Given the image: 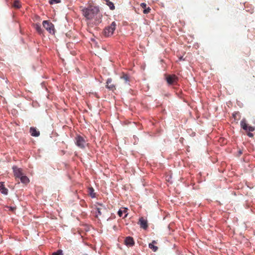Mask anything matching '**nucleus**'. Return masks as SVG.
<instances>
[{
	"label": "nucleus",
	"mask_w": 255,
	"mask_h": 255,
	"mask_svg": "<svg viewBox=\"0 0 255 255\" xmlns=\"http://www.w3.org/2000/svg\"><path fill=\"white\" fill-rule=\"evenodd\" d=\"M83 15L88 20L97 19V15L99 12L98 7L90 5L88 7L84 8L82 10Z\"/></svg>",
	"instance_id": "obj_1"
},
{
	"label": "nucleus",
	"mask_w": 255,
	"mask_h": 255,
	"mask_svg": "<svg viewBox=\"0 0 255 255\" xmlns=\"http://www.w3.org/2000/svg\"><path fill=\"white\" fill-rule=\"evenodd\" d=\"M75 143L77 146L81 149L84 148L87 145L84 138L80 135H77L75 137Z\"/></svg>",
	"instance_id": "obj_2"
},
{
	"label": "nucleus",
	"mask_w": 255,
	"mask_h": 255,
	"mask_svg": "<svg viewBox=\"0 0 255 255\" xmlns=\"http://www.w3.org/2000/svg\"><path fill=\"white\" fill-rule=\"evenodd\" d=\"M116 23L113 21L110 26L106 27L104 30V35L105 36L109 37L111 36L116 29Z\"/></svg>",
	"instance_id": "obj_3"
},
{
	"label": "nucleus",
	"mask_w": 255,
	"mask_h": 255,
	"mask_svg": "<svg viewBox=\"0 0 255 255\" xmlns=\"http://www.w3.org/2000/svg\"><path fill=\"white\" fill-rule=\"evenodd\" d=\"M43 27L51 34L54 33V25L47 20H44L42 22Z\"/></svg>",
	"instance_id": "obj_4"
},
{
	"label": "nucleus",
	"mask_w": 255,
	"mask_h": 255,
	"mask_svg": "<svg viewBox=\"0 0 255 255\" xmlns=\"http://www.w3.org/2000/svg\"><path fill=\"white\" fill-rule=\"evenodd\" d=\"M12 169L14 176L16 178H20L23 175L21 168H19L16 166H13Z\"/></svg>",
	"instance_id": "obj_5"
},
{
	"label": "nucleus",
	"mask_w": 255,
	"mask_h": 255,
	"mask_svg": "<svg viewBox=\"0 0 255 255\" xmlns=\"http://www.w3.org/2000/svg\"><path fill=\"white\" fill-rule=\"evenodd\" d=\"M177 80V77L175 75H168L166 77V81L168 84H173Z\"/></svg>",
	"instance_id": "obj_6"
},
{
	"label": "nucleus",
	"mask_w": 255,
	"mask_h": 255,
	"mask_svg": "<svg viewBox=\"0 0 255 255\" xmlns=\"http://www.w3.org/2000/svg\"><path fill=\"white\" fill-rule=\"evenodd\" d=\"M112 80L111 78L108 79L107 81V85L106 87L112 91L115 90V86L114 85L112 84Z\"/></svg>",
	"instance_id": "obj_7"
},
{
	"label": "nucleus",
	"mask_w": 255,
	"mask_h": 255,
	"mask_svg": "<svg viewBox=\"0 0 255 255\" xmlns=\"http://www.w3.org/2000/svg\"><path fill=\"white\" fill-rule=\"evenodd\" d=\"M139 224L140 227L146 229L147 228V221L144 220L143 218H140L139 220Z\"/></svg>",
	"instance_id": "obj_8"
},
{
	"label": "nucleus",
	"mask_w": 255,
	"mask_h": 255,
	"mask_svg": "<svg viewBox=\"0 0 255 255\" xmlns=\"http://www.w3.org/2000/svg\"><path fill=\"white\" fill-rule=\"evenodd\" d=\"M125 244L128 246L131 247L134 245V242L132 238L128 237L125 240Z\"/></svg>",
	"instance_id": "obj_9"
},
{
	"label": "nucleus",
	"mask_w": 255,
	"mask_h": 255,
	"mask_svg": "<svg viewBox=\"0 0 255 255\" xmlns=\"http://www.w3.org/2000/svg\"><path fill=\"white\" fill-rule=\"evenodd\" d=\"M30 133L32 136L37 137L39 135L40 132L39 131L37 130L36 128L33 127H31L30 128Z\"/></svg>",
	"instance_id": "obj_10"
},
{
	"label": "nucleus",
	"mask_w": 255,
	"mask_h": 255,
	"mask_svg": "<svg viewBox=\"0 0 255 255\" xmlns=\"http://www.w3.org/2000/svg\"><path fill=\"white\" fill-rule=\"evenodd\" d=\"M127 210L128 209L127 208H123V209H120L118 212V215L120 216V217H122L123 216V215L124 213L125 214L124 218H125L128 215V213H127Z\"/></svg>",
	"instance_id": "obj_11"
},
{
	"label": "nucleus",
	"mask_w": 255,
	"mask_h": 255,
	"mask_svg": "<svg viewBox=\"0 0 255 255\" xmlns=\"http://www.w3.org/2000/svg\"><path fill=\"white\" fill-rule=\"evenodd\" d=\"M0 191L4 195H7L8 193V190L4 187L2 182H0Z\"/></svg>",
	"instance_id": "obj_12"
},
{
	"label": "nucleus",
	"mask_w": 255,
	"mask_h": 255,
	"mask_svg": "<svg viewBox=\"0 0 255 255\" xmlns=\"http://www.w3.org/2000/svg\"><path fill=\"white\" fill-rule=\"evenodd\" d=\"M156 244V241H153L151 243H150L148 245L149 248L151 249L154 252H155L158 250V247L154 245Z\"/></svg>",
	"instance_id": "obj_13"
},
{
	"label": "nucleus",
	"mask_w": 255,
	"mask_h": 255,
	"mask_svg": "<svg viewBox=\"0 0 255 255\" xmlns=\"http://www.w3.org/2000/svg\"><path fill=\"white\" fill-rule=\"evenodd\" d=\"M96 210L98 212V214H96V217H98V216L101 215L104 211H105L106 209L104 206L101 205V207L97 208Z\"/></svg>",
	"instance_id": "obj_14"
},
{
	"label": "nucleus",
	"mask_w": 255,
	"mask_h": 255,
	"mask_svg": "<svg viewBox=\"0 0 255 255\" xmlns=\"http://www.w3.org/2000/svg\"><path fill=\"white\" fill-rule=\"evenodd\" d=\"M241 126L244 130H248V126L246 123V121L245 119H243L241 121Z\"/></svg>",
	"instance_id": "obj_15"
},
{
	"label": "nucleus",
	"mask_w": 255,
	"mask_h": 255,
	"mask_svg": "<svg viewBox=\"0 0 255 255\" xmlns=\"http://www.w3.org/2000/svg\"><path fill=\"white\" fill-rule=\"evenodd\" d=\"M34 28H35V29L36 30V31H37V32L41 34L43 33V29L41 28V26L38 23H36L34 24Z\"/></svg>",
	"instance_id": "obj_16"
},
{
	"label": "nucleus",
	"mask_w": 255,
	"mask_h": 255,
	"mask_svg": "<svg viewBox=\"0 0 255 255\" xmlns=\"http://www.w3.org/2000/svg\"><path fill=\"white\" fill-rule=\"evenodd\" d=\"M22 183L27 184L29 182V180L28 177L23 174L19 178Z\"/></svg>",
	"instance_id": "obj_17"
},
{
	"label": "nucleus",
	"mask_w": 255,
	"mask_h": 255,
	"mask_svg": "<svg viewBox=\"0 0 255 255\" xmlns=\"http://www.w3.org/2000/svg\"><path fill=\"white\" fill-rule=\"evenodd\" d=\"M121 79L124 80V83L125 84H128L129 82V77L127 74H124L121 77Z\"/></svg>",
	"instance_id": "obj_18"
},
{
	"label": "nucleus",
	"mask_w": 255,
	"mask_h": 255,
	"mask_svg": "<svg viewBox=\"0 0 255 255\" xmlns=\"http://www.w3.org/2000/svg\"><path fill=\"white\" fill-rule=\"evenodd\" d=\"M89 193L90 195L92 198L95 197V194L94 193V190L93 188H89Z\"/></svg>",
	"instance_id": "obj_19"
},
{
	"label": "nucleus",
	"mask_w": 255,
	"mask_h": 255,
	"mask_svg": "<svg viewBox=\"0 0 255 255\" xmlns=\"http://www.w3.org/2000/svg\"><path fill=\"white\" fill-rule=\"evenodd\" d=\"M106 3L109 6V7L111 9L113 10L115 9L114 4L112 2L109 0L106 2Z\"/></svg>",
	"instance_id": "obj_20"
},
{
	"label": "nucleus",
	"mask_w": 255,
	"mask_h": 255,
	"mask_svg": "<svg viewBox=\"0 0 255 255\" xmlns=\"http://www.w3.org/2000/svg\"><path fill=\"white\" fill-rule=\"evenodd\" d=\"M13 6L16 8H19L20 7L19 1L18 0H15L13 3Z\"/></svg>",
	"instance_id": "obj_21"
},
{
	"label": "nucleus",
	"mask_w": 255,
	"mask_h": 255,
	"mask_svg": "<svg viewBox=\"0 0 255 255\" xmlns=\"http://www.w3.org/2000/svg\"><path fill=\"white\" fill-rule=\"evenodd\" d=\"M52 255H63L62 251L59 250L57 252L53 253Z\"/></svg>",
	"instance_id": "obj_22"
},
{
	"label": "nucleus",
	"mask_w": 255,
	"mask_h": 255,
	"mask_svg": "<svg viewBox=\"0 0 255 255\" xmlns=\"http://www.w3.org/2000/svg\"><path fill=\"white\" fill-rule=\"evenodd\" d=\"M60 1H61V0H49V3L51 4H54V3H60Z\"/></svg>",
	"instance_id": "obj_23"
},
{
	"label": "nucleus",
	"mask_w": 255,
	"mask_h": 255,
	"mask_svg": "<svg viewBox=\"0 0 255 255\" xmlns=\"http://www.w3.org/2000/svg\"><path fill=\"white\" fill-rule=\"evenodd\" d=\"M150 8L149 7H148L147 8H146L143 10V13L145 14L148 13L150 12Z\"/></svg>",
	"instance_id": "obj_24"
},
{
	"label": "nucleus",
	"mask_w": 255,
	"mask_h": 255,
	"mask_svg": "<svg viewBox=\"0 0 255 255\" xmlns=\"http://www.w3.org/2000/svg\"><path fill=\"white\" fill-rule=\"evenodd\" d=\"M248 130L250 131H253L255 130V128L251 126H248Z\"/></svg>",
	"instance_id": "obj_25"
},
{
	"label": "nucleus",
	"mask_w": 255,
	"mask_h": 255,
	"mask_svg": "<svg viewBox=\"0 0 255 255\" xmlns=\"http://www.w3.org/2000/svg\"><path fill=\"white\" fill-rule=\"evenodd\" d=\"M141 6L142 7V8H145L146 7V3H141V4H140Z\"/></svg>",
	"instance_id": "obj_26"
},
{
	"label": "nucleus",
	"mask_w": 255,
	"mask_h": 255,
	"mask_svg": "<svg viewBox=\"0 0 255 255\" xmlns=\"http://www.w3.org/2000/svg\"><path fill=\"white\" fill-rule=\"evenodd\" d=\"M248 135L249 136V137H252L254 136V134L253 133H251V132H249L248 133Z\"/></svg>",
	"instance_id": "obj_27"
}]
</instances>
